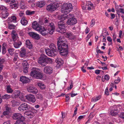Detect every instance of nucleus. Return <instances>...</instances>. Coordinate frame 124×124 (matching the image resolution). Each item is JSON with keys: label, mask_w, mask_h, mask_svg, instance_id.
I'll list each match as a JSON object with an SVG mask.
<instances>
[{"label": "nucleus", "mask_w": 124, "mask_h": 124, "mask_svg": "<svg viewBox=\"0 0 124 124\" xmlns=\"http://www.w3.org/2000/svg\"><path fill=\"white\" fill-rule=\"evenodd\" d=\"M107 40L108 41L111 42L110 45H111L112 44V39L109 36H108L107 39Z\"/></svg>", "instance_id": "60"}, {"label": "nucleus", "mask_w": 124, "mask_h": 124, "mask_svg": "<svg viewBox=\"0 0 124 124\" xmlns=\"http://www.w3.org/2000/svg\"><path fill=\"white\" fill-rule=\"evenodd\" d=\"M105 93L107 96H108L109 95V92L108 90V87H106L105 90Z\"/></svg>", "instance_id": "55"}, {"label": "nucleus", "mask_w": 124, "mask_h": 124, "mask_svg": "<svg viewBox=\"0 0 124 124\" xmlns=\"http://www.w3.org/2000/svg\"><path fill=\"white\" fill-rule=\"evenodd\" d=\"M28 66L23 67V72L24 73H27L28 72Z\"/></svg>", "instance_id": "47"}, {"label": "nucleus", "mask_w": 124, "mask_h": 124, "mask_svg": "<svg viewBox=\"0 0 124 124\" xmlns=\"http://www.w3.org/2000/svg\"><path fill=\"white\" fill-rule=\"evenodd\" d=\"M20 80L23 84L28 83L30 81L28 78L25 76H22L20 78Z\"/></svg>", "instance_id": "20"}, {"label": "nucleus", "mask_w": 124, "mask_h": 124, "mask_svg": "<svg viewBox=\"0 0 124 124\" xmlns=\"http://www.w3.org/2000/svg\"><path fill=\"white\" fill-rule=\"evenodd\" d=\"M2 53L3 54H5L6 53V49L5 47L3 46L2 47Z\"/></svg>", "instance_id": "53"}, {"label": "nucleus", "mask_w": 124, "mask_h": 124, "mask_svg": "<svg viewBox=\"0 0 124 124\" xmlns=\"http://www.w3.org/2000/svg\"><path fill=\"white\" fill-rule=\"evenodd\" d=\"M21 23L23 25L25 26L28 24V21L26 19L25 17H23L21 20Z\"/></svg>", "instance_id": "32"}, {"label": "nucleus", "mask_w": 124, "mask_h": 124, "mask_svg": "<svg viewBox=\"0 0 124 124\" xmlns=\"http://www.w3.org/2000/svg\"><path fill=\"white\" fill-rule=\"evenodd\" d=\"M38 31L40 32V33L42 35L45 36L48 35L49 33V32H48L46 28L45 29L44 27H42Z\"/></svg>", "instance_id": "13"}, {"label": "nucleus", "mask_w": 124, "mask_h": 124, "mask_svg": "<svg viewBox=\"0 0 124 124\" xmlns=\"http://www.w3.org/2000/svg\"><path fill=\"white\" fill-rule=\"evenodd\" d=\"M87 5L88 6L87 8V10H90L91 9V8H94L93 4L90 1H88L87 2Z\"/></svg>", "instance_id": "30"}, {"label": "nucleus", "mask_w": 124, "mask_h": 124, "mask_svg": "<svg viewBox=\"0 0 124 124\" xmlns=\"http://www.w3.org/2000/svg\"><path fill=\"white\" fill-rule=\"evenodd\" d=\"M95 20L94 19H92L91 24H90V26L91 27H92L95 24Z\"/></svg>", "instance_id": "51"}, {"label": "nucleus", "mask_w": 124, "mask_h": 124, "mask_svg": "<svg viewBox=\"0 0 124 124\" xmlns=\"http://www.w3.org/2000/svg\"><path fill=\"white\" fill-rule=\"evenodd\" d=\"M103 76H102V81L103 82H104L105 81V80H106L107 81L110 78L108 74L104 76V79H103Z\"/></svg>", "instance_id": "43"}, {"label": "nucleus", "mask_w": 124, "mask_h": 124, "mask_svg": "<svg viewBox=\"0 0 124 124\" xmlns=\"http://www.w3.org/2000/svg\"><path fill=\"white\" fill-rule=\"evenodd\" d=\"M120 117V118L124 119V112H122L121 113Z\"/></svg>", "instance_id": "62"}, {"label": "nucleus", "mask_w": 124, "mask_h": 124, "mask_svg": "<svg viewBox=\"0 0 124 124\" xmlns=\"http://www.w3.org/2000/svg\"><path fill=\"white\" fill-rule=\"evenodd\" d=\"M16 17L14 16H12L9 17L8 19V23H15L16 22Z\"/></svg>", "instance_id": "19"}, {"label": "nucleus", "mask_w": 124, "mask_h": 124, "mask_svg": "<svg viewBox=\"0 0 124 124\" xmlns=\"http://www.w3.org/2000/svg\"><path fill=\"white\" fill-rule=\"evenodd\" d=\"M24 121L17 120L14 124H26Z\"/></svg>", "instance_id": "46"}, {"label": "nucleus", "mask_w": 124, "mask_h": 124, "mask_svg": "<svg viewBox=\"0 0 124 124\" xmlns=\"http://www.w3.org/2000/svg\"><path fill=\"white\" fill-rule=\"evenodd\" d=\"M118 110L117 107L116 106H114L111 111V114L112 116H115L117 115L118 112Z\"/></svg>", "instance_id": "16"}, {"label": "nucleus", "mask_w": 124, "mask_h": 124, "mask_svg": "<svg viewBox=\"0 0 124 124\" xmlns=\"http://www.w3.org/2000/svg\"><path fill=\"white\" fill-rule=\"evenodd\" d=\"M5 62V60L3 59L0 58V72H2L3 69L4 65L3 64Z\"/></svg>", "instance_id": "33"}, {"label": "nucleus", "mask_w": 124, "mask_h": 124, "mask_svg": "<svg viewBox=\"0 0 124 124\" xmlns=\"http://www.w3.org/2000/svg\"><path fill=\"white\" fill-rule=\"evenodd\" d=\"M46 9L48 11L51 12L55 10L53 4L52 3L48 5L46 7Z\"/></svg>", "instance_id": "21"}, {"label": "nucleus", "mask_w": 124, "mask_h": 124, "mask_svg": "<svg viewBox=\"0 0 124 124\" xmlns=\"http://www.w3.org/2000/svg\"><path fill=\"white\" fill-rule=\"evenodd\" d=\"M55 62L59 66L62 65L63 63V61L62 59L60 58H57Z\"/></svg>", "instance_id": "34"}, {"label": "nucleus", "mask_w": 124, "mask_h": 124, "mask_svg": "<svg viewBox=\"0 0 124 124\" xmlns=\"http://www.w3.org/2000/svg\"><path fill=\"white\" fill-rule=\"evenodd\" d=\"M85 115L80 116L78 117L77 120L78 122H79L80 120L82 119L85 117Z\"/></svg>", "instance_id": "54"}, {"label": "nucleus", "mask_w": 124, "mask_h": 124, "mask_svg": "<svg viewBox=\"0 0 124 124\" xmlns=\"http://www.w3.org/2000/svg\"><path fill=\"white\" fill-rule=\"evenodd\" d=\"M14 48H10L8 50V53L10 55H12L14 54Z\"/></svg>", "instance_id": "44"}, {"label": "nucleus", "mask_w": 124, "mask_h": 124, "mask_svg": "<svg viewBox=\"0 0 124 124\" xmlns=\"http://www.w3.org/2000/svg\"><path fill=\"white\" fill-rule=\"evenodd\" d=\"M118 79H117L115 80H114V82L115 84H118L121 81V80L119 78Z\"/></svg>", "instance_id": "57"}, {"label": "nucleus", "mask_w": 124, "mask_h": 124, "mask_svg": "<svg viewBox=\"0 0 124 124\" xmlns=\"http://www.w3.org/2000/svg\"><path fill=\"white\" fill-rule=\"evenodd\" d=\"M22 43L21 42L15 43L14 44V47L16 48H18L21 45Z\"/></svg>", "instance_id": "39"}, {"label": "nucleus", "mask_w": 124, "mask_h": 124, "mask_svg": "<svg viewBox=\"0 0 124 124\" xmlns=\"http://www.w3.org/2000/svg\"><path fill=\"white\" fill-rule=\"evenodd\" d=\"M101 72H103V71L100 70H97L95 71V73L97 74H98L100 73Z\"/></svg>", "instance_id": "58"}, {"label": "nucleus", "mask_w": 124, "mask_h": 124, "mask_svg": "<svg viewBox=\"0 0 124 124\" xmlns=\"http://www.w3.org/2000/svg\"><path fill=\"white\" fill-rule=\"evenodd\" d=\"M29 34L31 37L35 39L38 40L40 39L39 35L35 32H30L29 33Z\"/></svg>", "instance_id": "17"}, {"label": "nucleus", "mask_w": 124, "mask_h": 124, "mask_svg": "<svg viewBox=\"0 0 124 124\" xmlns=\"http://www.w3.org/2000/svg\"><path fill=\"white\" fill-rule=\"evenodd\" d=\"M38 85L41 89H44L46 88V86L45 85L41 82H38Z\"/></svg>", "instance_id": "35"}, {"label": "nucleus", "mask_w": 124, "mask_h": 124, "mask_svg": "<svg viewBox=\"0 0 124 124\" xmlns=\"http://www.w3.org/2000/svg\"><path fill=\"white\" fill-rule=\"evenodd\" d=\"M30 108V105L27 104L23 103L18 107V109L20 111H23L24 110H27Z\"/></svg>", "instance_id": "7"}, {"label": "nucleus", "mask_w": 124, "mask_h": 124, "mask_svg": "<svg viewBox=\"0 0 124 124\" xmlns=\"http://www.w3.org/2000/svg\"><path fill=\"white\" fill-rule=\"evenodd\" d=\"M25 115L28 116L29 118H32L34 116V113L31 111H26L25 113Z\"/></svg>", "instance_id": "24"}, {"label": "nucleus", "mask_w": 124, "mask_h": 124, "mask_svg": "<svg viewBox=\"0 0 124 124\" xmlns=\"http://www.w3.org/2000/svg\"><path fill=\"white\" fill-rule=\"evenodd\" d=\"M101 98V95H99L98 96L96 97H93L92 98V101L95 102H96L99 100H100Z\"/></svg>", "instance_id": "38"}, {"label": "nucleus", "mask_w": 124, "mask_h": 124, "mask_svg": "<svg viewBox=\"0 0 124 124\" xmlns=\"http://www.w3.org/2000/svg\"><path fill=\"white\" fill-rule=\"evenodd\" d=\"M46 2L43 0L40 1L36 3L37 6L38 7L41 8L43 7L46 4Z\"/></svg>", "instance_id": "28"}, {"label": "nucleus", "mask_w": 124, "mask_h": 124, "mask_svg": "<svg viewBox=\"0 0 124 124\" xmlns=\"http://www.w3.org/2000/svg\"><path fill=\"white\" fill-rule=\"evenodd\" d=\"M26 46L30 49H31L33 47V45L29 39L25 41Z\"/></svg>", "instance_id": "26"}, {"label": "nucleus", "mask_w": 124, "mask_h": 124, "mask_svg": "<svg viewBox=\"0 0 124 124\" xmlns=\"http://www.w3.org/2000/svg\"><path fill=\"white\" fill-rule=\"evenodd\" d=\"M20 93V92L19 90H15L12 95V98H16L19 96Z\"/></svg>", "instance_id": "25"}, {"label": "nucleus", "mask_w": 124, "mask_h": 124, "mask_svg": "<svg viewBox=\"0 0 124 124\" xmlns=\"http://www.w3.org/2000/svg\"><path fill=\"white\" fill-rule=\"evenodd\" d=\"M46 27L48 32H49V34H52L55 29L54 25L53 23H49Z\"/></svg>", "instance_id": "9"}, {"label": "nucleus", "mask_w": 124, "mask_h": 124, "mask_svg": "<svg viewBox=\"0 0 124 124\" xmlns=\"http://www.w3.org/2000/svg\"><path fill=\"white\" fill-rule=\"evenodd\" d=\"M27 90L28 92L34 94H36L38 92V90L37 88L32 86H30L27 88Z\"/></svg>", "instance_id": "18"}, {"label": "nucleus", "mask_w": 124, "mask_h": 124, "mask_svg": "<svg viewBox=\"0 0 124 124\" xmlns=\"http://www.w3.org/2000/svg\"><path fill=\"white\" fill-rule=\"evenodd\" d=\"M35 12V11H31L30 10H28L26 11V14L27 15L30 16L34 14Z\"/></svg>", "instance_id": "37"}, {"label": "nucleus", "mask_w": 124, "mask_h": 124, "mask_svg": "<svg viewBox=\"0 0 124 124\" xmlns=\"http://www.w3.org/2000/svg\"><path fill=\"white\" fill-rule=\"evenodd\" d=\"M44 50L46 54L49 56H55L56 55V53H54V52H53L51 49L48 48H45Z\"/></svg>", "instance_id": "14"}, {"label": "nucleus", "mask_w": 124, "mask_h": 124, "mask_svg": "<svg viewBox=\"0 0 124 124\" xmlns=\"http://www.w3.org/2000/svg\"><path fill=\"white\" fill-rule=\"evenodd\" d=\"M25 97L28 101L32 103H34L36 101L34 96L32 94H27L25 96Z\"/></svg>", "instance_id": "10"}, {"label": "nucleus", "mask_w": 124, "mask_h": 124, "mask_svg": "<svg viewBox=\"0 0 124 124\" xmlns=\"http://www.w3.org/2000/svg\"><path fill=\"white\" fill-rule=\"evenodd\" d=\"M77 22L76 19L75 18H70L67 22V23L68 25H74Z\"/></svg>", "instance_id": "12"}, {"label": "nucleus", "mask_w": 124, "mask_h": 124, "mask_svg": "<svg viewBox=\"0 0 124 124\" xmlns=\"http://www.w3.org/2000/svg\"><path fill=\"white\" fill-rule=\"evenodd\" d=\"M11 110V108L8 106H6V110L3 113V115H7L9 114Z\"/></svg>", "instance_id": "31"}, {"label": "nucleus", "mask_w": 124, "mask_h": 124, "mask_svg": "<svg viewBox=\"0 0 124 124\" xmlns=\"http://www.w3.org/2000/svg\"><path fill=\"white\" fill-rule=\"evenodd\" d=\"M38 62L42 66H44L48 63H51L52 61L50 58H48L45 55H43L39 58Z\"/></svg>", "instance_id": "3"}, {"label": "nucleus", "mask_w": 124, "mask_h": 124, "mask_svg": "<svg viewBox=\"0 0 124 124\" xmlns=\"http://www.w3.org/2000/svg\"><path fill=\"white\" fill-rule=\"evenodd\" d=\"M11 103L13 107L19 105V102L16 99H13L11 101Z\"/></svg>", "instance_id": "29"}, {"label": "nucleus", "mask_w": 124, "mask_h": 124, "mask_svg": "<svg viewBox=\"0 0 124 124\" xmlns=\"http://www.w3.org/2000/svg\"><path fill=\"white\" fill-rule=\"evenodd\" d=\"M26 51L24 48H21L20 53V56L22 57H25L26 56Z\"/></svg>", "instance_id": "27"}, {"label": "nucleus", "mask_w": 124, "mask_h": 124, "mask_svg": "<svg viewBox=\"0 0 124 124\" xmlns=\"http://www.w3.org/2000/svg\"><path fill=\"white\" fill-rule=\"evenodd\" d=\"M90 31L89 28L88 27H87L85 30V33L86 34H87Z\"/></svg>", "instance_id": "63"}, {"label": "nucleus", "mask_w": 124, "mask_h": 124, "mask_svg": "<svg viewBox=\"0 0 124 124\" xmlns=\"http://www.w3.org/2000/svg\"><path fill=\"white\" fill-rule=\"evenodd\" d=\"M11 96L7 94H6L2 96V98L3 99H8L10 98Z\"/></svg>", "instance_id": "45"}, {"label": "nucleus", "mask_w": 124, "mask_h": 124, "mask_svg": "<svg viewBox=\"0 0 124 124\" xmlns=\"http://www.w3.org/2000/svg\"><path fill=\"white\" fill-rule=\"evenodd\" d=\"M12 118L14 120H24L25 119V117L21 114L18 113L13 114Z\"/></svg>", "instance_id": "8"}, {"label": "nucleus", "mask_w": 124, "mask_h": 124, "mask_svg": "<svg viewBox=\"0 0 124 124\" xmlns=\"http://www.w3.org/2000/svg\"><path fill=\"white\" fill-rule=\"evenodd\" d=\"M53 4L54 6V7L55 10L61 5V4L58 3V2H55Z\"/></svg>", "instance_id": "42"}, {"label": "nucleus", "mask_w": 124, "mask_h": 124, "mask_svg": "<svg viewBox=\"0 0 124 124\" xmlns=\"http://www.w3.org/2000/svg\"><path fill=\"white\" fill-rule=\"evenodd\" d=\"M7 93H12L13 91V90L11 88L10 85H8L7 87Z\"/></svg>", "instance_id": "40"}, {"label": "nucleus", "mask_w": 124, "mask_h": 124, "mask_svg": "<svg viewBox=\"0 0 124 124\" xmlns=\"http://www.w3.org/2000/svg\"><path fill=\"white\" fill-rule=\"evenodd\" d=\"M49 47L51 50L54 53H56L57 54L56 49V46L53 43H52L50 44L49 45Z\"/></svg>", "instance_id": "22"}, {"label": "nucleus", "mask_w": 124, "mask_h": 124, "mask_svg": "<svg viewBox=\"0 0 124 124\" xmlns=\"http://www.w3.org/2000/svg\"><path fill=\"white\" fill-rule=\"evenodd\" d=\"M0 10L2 11L1 12L2 18L5 19L8 16V14L7 12V8L3 6H1L0 7Z\"/></svg>", "instance_id": "6"}, {"label": "nucleus", "mask_w": 124, "mask_h": 124, "mask_svg": "<svg viewBox=\"0 0 124 124\" xmlns=\"http://www.w3.org/2000/svg\"><path fill=\"white\" fill-rule=\"evenodd\" d=\"M12 38L13 40L15 41L16 40L17 38L16 35H15L13 33L12 35Z\"/></svg>", "instance_id": "52"}, {"label": "nucleus", "mask_w": 124, "mask_h": 124, "mask_svg": "<svg viewBox=\"0 0 124 124\" xmlns=\"http://www.w3.org/2000/svg\"><path fill=\"white\" fill-rule=\"evenodd\" d=\"M32 27L33 29L36 31H38L40 29V28L42 27L39 25L38 23L36 21H35L33 22L32 24Z\"/></svg>", "instance_id": "15"}, {"label": "nucleus", "mask_w": 124, "mask_h": 124, "mask_svg": "<svg viewBox=\"0 0 124 124\" xmlns=\"http://www.w3.org/2000/svg\"><path fill=\"white\" fill-rule=\"evenodd\" d=\"M58 28L57 29V31L58 32L62 34L65 33V36L66 38H69V39L73 40L75 38V35L72 32H68L66 33V26H65L63 21H60L58 22Z\"/></svg>", "instance_id": "2"}, {"label": "nucleus", "mask_w": 124, "mask_h": 124, "mask_svg": "<svg viewBox=\"0 0 124 124\" xmlns=\"http://www.w3.org/2000/svg\"><path fill=\"white\" fill-rule=\"evenodd\" d=\"M65 14L62 15L61 16V19L62 20H64L68 18H70L71 17L73 16V15L72 14H70L68 15H67V13H64Z\"/></svg>", "instance_id": "23"}, {"label": "nucleus", "mask_w": 124, "mask_h": 124, "mask_svg": "<svg viewBox=\"0 0 124 124\" xmlns=\"http://www.w3.org/2000/svg\"><path fill=\"white\" fill-rule=\"evenodd\" d=\"M62 120H60V123H61L62 122L63 120V119L65 117V115L64 112H62Z\"/></svg>", "instance_id": "56"}, {"label": "nucleus", "mask_w": 124, "mask_h": 124, "mask_svg": "<svg viewBox=\"0 0 124 124\" xmlns=\"http://www.w3.org/2000/svg\"><path fill=\"white\" fill-rule=\"evenodd\" d=\"M30 75L31 76L37 79H41L43 77L42 73L36 69L31 71Z\"/></svg>", "instance_id": "5"}, {"label": "nucleus", "mask_w": 124, "mask_h": 124, "mask_svg": "<svg viewBox=\"0 0 124 124\" xmlns=\"http://www.w3.org/2000/svg\"><path fill=\"white\" fill-rule=\"evenodd\" d=\"M9 24L8 28L10 29H13L15 27V26L13 24Z\"/></svg>", "instance_id": "49"}, {"label": "nucleus", "mask_w": 124, "mask_h": 124, "mask_svg": "<svg viewBox=\"0 0 124 124\" xmlns=\"http://www.w3.org/2000/svg\"><path fill=\"white\" fill-rule=\"evenodd\" d=\"M57 45L60 54L63 56H66L68 53V46L67 41H63L60 37L57 42Z\"/></svg>", "instance_id": "1"}, {"label": "nucleus", "mask_w": 124, "mask_h": 124, "mask_svg": "<svg viewBox=\"0 0 124 124\" xmlns=\"http://www.w3.org/2000/svg\"><path fill=\"white\" fill-rule=\"evenodd\" d=\"M44 70L46 74L50 75L53 72V69L50 66H46L44 67Z\"/></svg>", "instance_id": "11"}, {"label": "nucleus", "mask_w": 124, "mask_h": 124, "mask_svg": "<svg viewBox=\"0 0 124 124\" xmlns=\"http://www.w3.org/2000/svg\"><path fill=\"white\" fill-rule=\"evenodd\" d=\"M73 9L71 4L69 3H65L63 4L61 9L62 13H68Z\"/></svg>", "instance_id": "4"}, {"label": "nucleus", "mask_w": 124, "mask_h": 124, "mask_svg": "<svg viewBox=\"0 0 124 124\" xmlns=\"http://www.w3.org/2000/svg\"><path fill=\"white\" fill-rule=\"evenodd\" d=\"M3 124H10V121L8 120L6 122H5Z\"/></svg>", "instance_id": "64"}, {"label": "nucleus", "mask_w": 124, "mask_h": 124, "mask_svg": "<svg viewBox=\"0 0 124 124\" xmlns=\"http://www.w3.org/2000/svg\"><path fill=\"white\" fill-rule=\"evenodd\" d=\"M36 97L40 100H42L43 98V96L41 94H39L37 95Z\"/></svg>", "instance_id": "50"}, {"label": "nucleus", "mask_w": 124, "mask_h": 124, "mask_svg": "<svg viewBox=\"0 0 124 124\" xmlns=\"http://www.w3.org/2000/svg\"><path fill=\"white\" fill-rule=\"evenodd\" d=\"M18 5L16 3H14L10 5V8L11 9H17L18 7Z\"/></svg>", "instance_id": "36"}, {"label": "nucleus", "mask_w": 124, "mask_h": 124, "mask_svg": "<svg viewBox=\"0 0 124 124\" xmlns=\"http://www.w3.org/2000/svg\"><path fill=\"white\" fill-rule=\"evenodd\" d=\"M116 11H118L120 12V13H121V14H124V9L122 8L119 9L116 7Z\"/></svg>", "instance_id": "41"}, {"label": "nucleus", "mask_w": 124, "mask_h": 124, "mask_svg": "<svg viewBox=\"0 0 124 124\" xmlns=\"http://www.w3.org/2000/svg\"><path fill=\"white\" fill-rule=\"evenodd\" d=\"M28 3H32L34 2L35 0H25Z\"/></svg>", "instance_id": "61"}, {"label": "nucleus", "mask_w": 124, "mask_h": 124, "mask_svg": "<svg viewBox=\"0 0 124 124\" xmlns=\"http://www.w3.org/2000/svg\"><path fill=\"white\" fill-rule=\"evenodd\" d=\"M19 34L21 36H23L24 34V33L23 30H22L19 31Z\"/></svg>", "instance_id": "59"}, {"label": "nucleus", "mask_w": 124, "mask_h": 124, "mask_svg": "<svg viewBox=\"0 0 124 124\" xmlns=\"http://www.w3.org/2000/svg\"><path fill=\"white\" fill-rule=\"evenodd\" d=\"M22 64L23 67L28 66V63L26 60H23L22 63Z\"/></svg>", "instance_id": "48"}]
</instances>
